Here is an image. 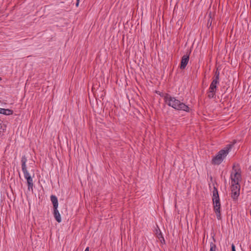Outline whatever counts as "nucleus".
Returning a JSON list of instances; mask_svg holds the SVG:
<instances>
[{"label": "nucleus", "mask_w": 251, "mask_h": 251, "mask_svg": "<svg viewBox=\"0 0 251 251\" xmlns=\"http://www.w3.org/2000/svg\"><path fill=\"white\" fill-rule=\"evenodd\" d=\"M27 162L26 157L25 156H23L21 159L22 163V170L24 173V175L29 174L27 170L26 163Z\"/></svg>", "instance_id": "obj_9"}, {"label": "nucleus", "mask_w": 251, "mask_h": 251, "mask_svg": "<svg viewBox=\"0 0 251 251\" xmlns=\"http://www.w3.org/2000/svg\"><path fill=\"white\" fill-rule=\"evenodd\" d=\"M77 1H79V0H76Z\"/></svg>", "instance_id": "obj_24"}, {"label": "nucleus", "mask_w": 251, "mask_h": 251, "mask_svg": "<svg viewBox=\"0 0 251 251\" xmlns=\"http://www.w3.org/2000/svg\"><path fill=\"white\" fill-rule=\"evenodd\" d=\"M208 98L209 99L215 98L216 97V92H209V90H208Z\"/></svg>", "instance_id": "obj_19"}, {"label": "nucleus", "mask_w": 251, "mask_h": 251, "mask_svg": "<svg viewBox=\"0 0 251 251\" xmlns=\"http://www.w3.org/2000/svg\"><path fill=\"white\" fill-rule=\"evenodd\" d=\"M79 1H77V2H76V6H78V5H79Z\"/></svg>", "instance_id": "obj_22"}, {"label": "nucleus", "mask_w": 251, "mask_h": 251, "mask_svg": "<svg viewBox=\"0 0 251 251\" xmlns=\"http://www.w3.org/2000/svg\"><path fill=\"white\" fill-rule=\"evenodd\" d=\"M53 215L57 222L60 223L61 222V215L57 208L53 209Z\"/></svg>", "instance_id": "obj_12"}, {"label": "nucleus", "mask_w": 251, "mask_h": 251, "mask_svg": "<svg viewBox=\"0 0 251 251\" xmlns=\"http://www.w3.org/2000/svg\"><path fill=\"white\" fill-rule=\"evenodd\" d=\"M208 17H209V18L207 20V27L209 28L211 26L212 21H213L212 17H211V13L209 14Z\"/></svg>", "instance_id": "obj_17"}, {"label": "nucleus", "mask_w": 251, "mask_h": 251, "mask_svg": "<svg viewBox=\"0 0 251 251\" xmlns=\"http://www.w3.org/2000/svg\"><path fill=\"white\" fill-rule=\"evenodd\" d=\"M189 60V54H188V52L184 55L182 57L181 59L180 62V69L181 70L184 69Z\"/></svg>", "instance_id": "obj_6"}, {"label": "nucleus", "mask_w": 251, "mask_h": 251, "mask_svg": "<svg viewBox=\"0 0 251 251\" xmlns=\"http://www.w3.org/2000/svg\"><path fill=\"white\" fill-rule=\"evenodd\" d=\"M24 177H25V178L27 180V186H28V189L29 190H33V179L31 177L29 173L27 174H26V175H24Z\"/></svg>", "instance_id": "obj_7"}, {"label": "nucleus", "mask_w": 251, "mask_h": 251, "mask_svg": "<svg viewBox=\"0 0 251 251\" xmlns=\"http://www.w3.org/2000/svg\"><path fill=\"white\" fill-rule=\"evenodd\" d=\"M27 162L26 157L25 156H23L21 159L22 163V170L24 173V175L29 174L27 170L26 163Z\"/></svg>", "instance_id": "obj_8"}, {"label": "nucleus", "mask_w": 251, "mask_h": 251, "mask_svg": "<svg viewBox=\"0 0 251 251\" xmlns=\"http://www.w3.org/2000/svg\"><path fill=\"white\" fill-rule=\"evenodd\" d=\"M165 101L168 105L172 106L174 109L178 110H183L189 112L190 108L183 102H181L179 100L176 99L174 97H169L167 96L164 98Z\"/></svg>", "instance_id": "obj_1"}, {"label": "nucleus", "mask_w": 251, "mask_h": 251, "mask_svg": "<svg viewBox=\"0 0 251 251\" xmlns=\"http://www.w3.org/2000/svg\"><path fill=\"white\" fill-rule=\"evenodd\" d=\"M216 249H217L216 245L213 242H211L210 243L209 251H216Z\"/></svg>", "instance_id": "obj_18"}, {"label": "nucleus", "mask_w": 251, "mask_h": 251, "mask_svg": "<svg viewBox=\"0 0 251 251\" xmlns=\"http://www.w3.org/2000/svg\"><path fill=\"white\" fill-rule=\"evenodd\" d=\"M13 111L12 110L0 108V114L4 115H10L13 114Z\"/></svg>", "instance_id": "obj_14"}, {"label": "nucleus", "mask_w": 251, "mask_h": 251, "mask_svg": "<svg viewBox=\"0 0 251 251\" xmlns=\"http://www.w3.org/2000/svg\"><path fill=\"white\" fill-rule=\"evenodd\" d=\"M155 47H157V43L155 42Z\"/></svg>", "instance_id": "obj_23"}, {"label": "nucleus", "mask_w": 251, "mask_h": 251, "mask_svg": "<svg viewBox=\"0 0 251 251\" xmlns=\"http://www.w3.org/2000/svg\"><path fill=\"white\" fill-rule=\"evenodd\" d=\"M50 201L52 203L53 209L57 208L58 206V202L57 197L55 196L51 195L50 196Z\"/></svg>", "instance_id": "obj_11"}, {"label": "nucleus", "mask_w": 251, "mask_h": 251, "mask_svg": "<svg viewBox=\"0 0 251 251\" xmlns=\"http://www.w3.org/2000/svg\"><path fill=\"white\" fill-rule=\"evenodd\" d=\"M219 197V195L218 189L215 186H214L213 190L212 191V198H216V197Z\"/></svg>", "instance_id": "obj_15"}, {"label": "nucleus", "mask_w": 251, "mask_h": 251, "mask_svg": "<svg viewBox=\"0 0 251 251\" xmlns=\"http://www.w3.org/2000/svg\"><path fill=\"white\" fill-rule=\"evenodd\" d=\"M240 185L231 184V197L233 201H237L240 194Z\"/></svg>", "instance_id": "obj_5"}, {"label": "nucleus", "mask_w": 251, "mask_h": 251, "mask_svg": "<svg viewBox=\"0 0 251 251\" xmlns=\"http://www.w3.org/2000/svg\"><path fill=\"white\" fill-rule=\"evenodd\" d=\"M219 83V82L212 80L208 89L209 92H216L217 85Z\"/></svg>", "instance_id": "obj_10"}, {"label": "nucleus", "mask_w": 251, "mask_h": 251, "mask_svg": "<svg viewBox=\"0 0 251 251\" xmlns=\"http://www.w3.org/2000/svg\"><path fill=\"white\" fill-rule=\"evenodd\" d=\"M230 177L231 179V184H239V182L241 180L242 177L241 170L238 166H233L232 172H231Z\"/></svg>", "instance_id": "obj_3"}, {"label": "nucleus", "mask_w": 251, "mask_h": 251, "mask_svg": "<svg viewBox=\"0 0 251 251\" xmlns=\"http://www.w3.org/2000/svg\"><path fill=\"white\" fill-rule=\"evenodd\" d=\"M212 203L213 205V210L215 213L217 218L218 220H221V204L220 197H219L212 198Z\"/></svg>", "instance_id": "obj_4"}, {"label": "nucleus", "mask_w": 251, "mask_h": 251, "mask_svg": "<svg viewBox=\"0 0 251 251\" xmlns=\"http://www.w3.org/2000/svg\"><path fill=\"white\" fill-rule=\"evenodd\" d=\"M158 239L159 240L161 244H162V247L163 248V245H165V240L163 236V235L158 227Z\"/></svg>", "instance_id": "obj_13"}, {"label": "nucleus", "mask_w": 251, "mask_h": 251, "mask_svg": "<svg viewBox=\"0 0 251 251\" xmlns=\"http://www.w3.org/2000/svg\"><path fill=\"white\" fill-rule=\"evenodd\" d=\"M219 76H220V72L217 70L215 73L212 80L219 82Z\"/></svg>", "instance_id": "obj_16"}, {"label": "nucleus", "mask_w": 251, "mask_h": 251, "mask_svg": "<svg viewBox=\"0 0 251 251\" xmlns=\"http://www.w3.org/2000/svg\"><path fill=\"white\" fill-rule=\"evenodd\" d=\"M84 251H89V247H87Z\"/></svg>", "instance_id": "obj_21"}, {"label": "nucleus", "mask_w": 251, "mask_h": 251, "mask_svg": "<svg viewBox=\"0 0 251 251\" xmlns=\"http://www.w3.org/2000/svg\"><path fill=\"white\" fill-rule=\"evenodd\" d=\"M231 251H236L235 247L233 244L231 245Z\"/></svg>", "instance_id": "obj_20"}, {"label": "nucleus", "mask_w": 251, "mask_h": 251, "mask_svg": "<svg viewBox=\"0 0 251 251\" xmlns=\"http://www.w3.org/2000/svg\"><path fill=\"white\" fill-rule=\"evenodd\" d=\"M232 146L231 144H228L224 149L220 150L217 154L212 159V163L214 165H219L221 164L228 153Z\"/></svg>", "instance_id": "obj_2"}]
</instances>
